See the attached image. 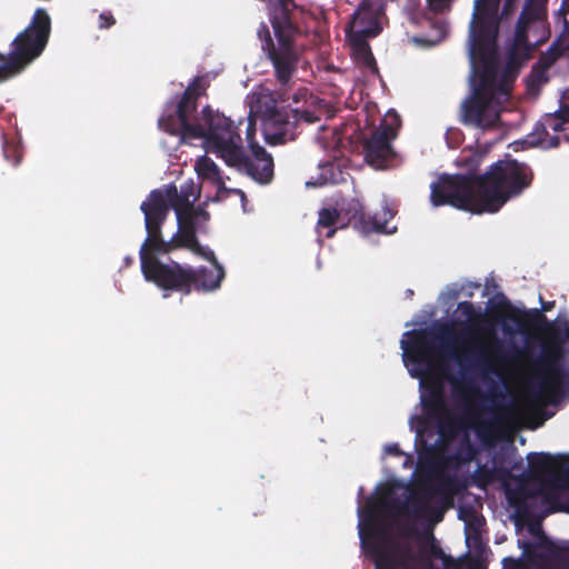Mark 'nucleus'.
<instances>
[{
    "mask_svg": "<svg viewBox=\"0 0 569 569\" xmlns=\"http://www.w3.org/2000/svg\"><path fill=\"white\" fill-rule=\"evenodd\" d=\"M206 93L203 77L197 76L177 101L168 102L159 119V127L181 141L204 139L208 150L221 158L227 166L246 173L259 183H268L273 177V160L259 144H250L248 156L242 146L238 127L230 118L214 112L209 106L194 113L198 99Z\"/></svg>",
    "mask_w": 569,
    "mask_h": 569,
    "instance_id": "obj_1",
    "label": "nucleus"
},
{
    "mask_svg": "<svg viewBox=\"0 0 569 569\" xmlns=\"http://www.w3.org/2000/svg\"><path fill=\"white\" fill-rule=\"evenodd\" d=\"M531 167L515 159L498 160L485 173L442 174L431 184L435 207L451 206L471 213L498 212L533 181Z\"/></svg>",
    "mask_w": 569,
    "mask_h": 569,
    "instance_id": "obj_2",
    "label": "nucleus"
},
{
    "mask_svg": "<svg viewBox=\"0 0 569 569\" xmlns=\"http://www.w3.org/2000/svg\"><path fill=\"white\" fill-rule=\"evenodd\" d=\"M293 9H296L293 0H278L269 8V20L276 42L267 23L261 22L257 31L261 49L273 67L277 81L283 87L290 83L300 59L296 42L300 29L293 20Z\"/></svg>",
    "mask_w": 569,
    "mask_h": 569,
    "instance_id": "obj_3",
    "label": "nucleus"
},
{
    "mask_svg": "<svg viewBox=\"0 0 569 569\" xmlns=\"http://www.w3.org/2000/svg\"><path fill=\"white\" fill-rule=\"evenodd\" d=\"M531 477L539 482L532 490H520L510 497V503L518 510L526 507V500L540 497L546 513L565 510L561 506V493L569 491V455H551L531 452L527 456Z\"/></svg>",
    "mask_w": 569,
    "mask_h": 569,
    "instance_id": "obj_4",
    "label": "nucleus"
},
{
    "mask_svg": "<svg viewBox=\"0 0 569 569\" xmlns=\"http://www.w3.org/2000/svg\"><path fill=\"white\" fill-rule=\"evenodd\" d=\"M51 33V18L38 8L30 23L10 43V51L0 52V83L20 74L44 51Z\"/></svg>",
    "mask_w": 569,
    "mask_h": 569,
    "instance_id": "obj_5",
    "label": "nucleus"
},
{
    "mask_svg": "<svg viewBox=\"0 0 569 569\" xmlns=\"http://www.w3.org/2000/svg\"><path fill=\"white\" fill-rule=\"evenodd\" d=\"M144 214V227L147 238L143 243L151 246V250L159 253H170L179 248L190 249L198 242V224L202 217L177 218L178 230L170 240H164L161 228L168 218V207L162 196L157 191H151L148 198L140 206Z\"/></svg>",
    "mask_w": 569,
    "mask_h": 569,
    "instance_id": "obj_6",
    "label": "nucleus"
},
{
    "mask_svg": "<svg viewBox=\"0 0 569 569\" xmlns=\"http://www.w3.org/2000/svg\"><path fill=\"white\" fill-rule=\"evenodd\" d=\"M457 311L463 316L470 325L463 330L471 339L465 341V355L472 363L483 372H496L498 365L505 363L507 355L503 342L493 332L482 326L487 318L476 308L471 301L458 303Z\"/></svg>",
    "mask_w": 569,
    "mask_h": 569,
    "instance_id": "obj_7",
    "label": "nucleus"
},
{
    "mask_svg": "<svg viewBox=\"0 0 569 569\" xmlns=\"http://www.w3.org/2000/svg\"><path fill=\"white\" fill-rule=\"evenodd\" d=\"M540 347V353L531 359L533 372L530 388L536 399L557 403L569 385V370L563 363V347L542 340Z\"/></svg>",
    "mask_w": 569,
    "mask_h": 569,
    "instance_id": "obj_8",
    "label": "nucleus"
},
{
    "mask_svg": "<svg viewBox=\"0 0 569 569\" xmlns=\"http://www.w3.org/2000/svg\"><path fill=\"white\" fill-rule=\"evenodd\" d=\"M157 254L160 253L151 250V246L141 244L139 256L144 279L161 289L164 292V298L169 297L171 292L190 295V283L193 280L191 266L181 264L174 260L163 262Z\"/></svg>",
    "mask_w": 569,
    "mask_h": 569,
    "instance_id": "obj_9",
    "label": "nucleus"
},
{
    "mask_svg": "<svg viewBox=\"0 0 569 569\" xmlns=\"http://www.w3.org/2000/svg\"><path fill=\"white\" fill-rule=\"evenodd\" d=\"M359 533L376 569H410L415 559L411 547L395 541L385 525L372 522L366 529L361 528Z\"/></svg>",
    "mask_w": 569,
    "mask_h": 569,
    "instance_id": "obj_10",
    "label": "nucleus"
},
{
    "mask_svg": "<svg viewBox=\"0 0 569 569\" xmlns=\"http://www.w3.org/2000/svg\"><path fill=\"white\" fill-rule=\"evenodd\" d=\"M500 0H476L470 23V52L482 63L495 60L499 32L497 17Z\"/></svg>",
    "mask_w": 569,
    "mask_h": 569,
    "instance_id": "obj_11",
    "label": "nucleus"
},
{
    "mask_svg": "<svg viewBox=\"0 0 569 569\" xmlns=\"http://www.w3.org/2000/svg\"><path fill=\"white\" fill-rule=\"evenodd\" d=\"M408 338L401 339V349L403 350V362H409L417 367L409 369L412 378H421L425 373V367L429 365L431 357L436 353V341L448 345L455 337V331L448 326H442L437 332L423 329L411 330L403 335Z\"/></svg>",
    "mask_w": 569,
    "mask_h": 569,
    "instance_id": "obj_12",
    "label": "nucleus"
},
{
    "mask_svg": "<svg viewBox=\"0 0 569 569\" xmlns=\"http://www.w3.org/2000/svg\"><path fill=\"white\" fill-rule=\"evenodd\" d=\"M490 61L485 64V72L481 77V86L475 89L472 97L462 104V122L478 128H492L499 119L498 112L492 108V93L486 90V84L495 79V70H491Z\"/></svg>",
    "mask_w": 569,
    "mask_h": 569,
    "instance_id": "obj_13",
    "label": "nucleus"
},
{
    "mask_svg": "<svg viewBox=\"0 0 569 569\" xmlns=\"http://www.w3.org/2000/svg\"><path fill=\"white\" fill-rule=\"evenodd\" d=\"M319 120V116L311 110L273 107L269 110L266 136L270 143L283 144L296 139V130L301 121L311 124Z\"/></svg>",
    "mask_w": 569,
    "mask_h": 569,
    "instance_id": "obj_14",
    "label": "nucleus"
},
{
    "mask_svg": "<svg viewBox=\"0 0 569 569\" xmlns=\"http://www.w3.org/2000/svg\"><path fill=\"white\" fill-rule=\"evenodd\" d=\"M396 124L381 121L370 134L363 140V152L366 161L376 169H383L395 157L391 141L397 136V127L400 126V119L395 117Z\"/></svg>",
    "mask_w": 569,
    "mask_h": 569,
    "instance_id": "obj_15",
    "label": "nucleus"
},
{
    "mask_svg": "<svg viewBox=\"0 0 569 569\" xmlns=\"http://www.w3.org/2000/svg\"><path fill=\"white\" fill-rule=\"evenodd\" d=\"M153 191H157L162 196V199L168 207V212L172 208L177 218L202 217L203 223L210 218V214L206 209L201 206L194 207L192 200L182 196L173 183H170L166 190L154 189Z\"/></svg>",
    "mask_w": 569,
    "mask_h": 569,
    "instance_id": "obj_16",
    "label": "nucleus"
},
{
    "mask_svg": "<svg viewBox=\"0 0 569 569\" xmlns=\"http://www.w3.org/2000/svg\"><path fill=\"white\" fill-rule=\"evenodd\" d=\"M380 14V7L375 6L370 0H362L352 14L350 33L377 37L381 32Z\"/></svg>",
    "mask_w": 569,
    "mask_h": 569,
    "instance_id": "obj_17",
    "label": "nucleus"
},
{
    "mask_svg": "<svg viewBox=\"0 0 569 569\" xmlns=\"http://www.w3.org/2000/svg\"><path fill=\"white\" fill-rule=\"evenodd\" d=\"M347 213L351 219L357 220V224L363 233H391L388 229V220L393 217V212L387 208L383 209V221L379 220L377 216L371 217L363 210V206L352 199L348 202Z\"/></svg>",
    "mask_w": 569,
    "mask_h": 569,
    "instance_id": "obj_18",
    "label": "nucleus"
},
{
    "mask_svg": "<svg viewBox=\"0 0 569 569\" xmlns=\"http://www.w3.org/2000/svg\"><path fill=\"white\" fill-rule=\"evenodd\" d=\"M191 271L193 272V280L190 283V293L192 291H214L220 288L221 282L226 277L224 269L220 263H211V267H191Z\"/></svg>",
    "mask_w": 569,
    "mask_h": 569,
    "instance_id": "obj_19",
    "label": "nucleus"
},
{
    "mask_svg": "<svg viewBox=\"0 0 569 569\" xmlns=\"http://www.w3.org/2000/svg\"><path fill=\"white\" fill-rule=\"evenodd\" d=\"M421 401L423 411L430 419L439 420L448 411L445 387L439 380H432L429 383Z\"/></svg>",
    "mask_w": 569,
    "mask_h": 569,
    "instance_id": "obj_20",
    "label": "nucleus"
},
{
    "mask_svg": "<svg viewBox=\"0 0 569 569\" xmlns=\"http://www.w3.org/2000/svg\"><path fill=\"white\" fill-rule=\"evenodd\" d=\"M546 129H550L552 134H559L561 140L569 142V107L561 108L559 111L547 114L543 118Z\"/></svg>",
    "mask_w": 569,
    "mask_h": 569,
    "instance_id": "obj_21",
    "label": "nucleus"
},
{
    "mask_svg": "<svg viewBox=\"0 0 569 569\" xmlns=\"http://www.w3.org/2000/svg\"><path fill=\"white\" fill-rule=\"evenodd\" d=\"M502 419L497 417L489 420L478 421L473 425V428L482 443L493 445L499 437Z\"/></svg>",
    "mask_w": 569,
    "mask_h": 569,
    "instance_id": "obj_22",
    "label": "nucleus"
},
{
    "mask_svg": "<svg viewBox=\"0 0 569 569\" xmlns=\"http://www.w3.org/2000/svg\"><path fill=\"white\" fill-rule=\"evenodd\" d=\"M546 127L545 121L538 122L535 126L531 133L532 144L542 149L558 148L561 142V137L559 134H552L550 129H546Z\"/></svg>",
    "mask_w": 569,
    "mask_h": 569,
    "instance_id": "obj_23",
    "label": "nucleus"
},
{
    "mask_svg": "<svg viewBox=\"0 0 569 569\" xmlns=\"http://www.w3.org/2000/svg\"><path fill=\"white\" fill-rule=\"evenodd\" d=\"M342 181H345V172L337 163L327 161L319 164V174L316 180L317 186L338 184Z\"/></svg>",
    "mask_w": 569,
    "mask_h": 569,
    "instance_id": "obj_24",
    "label": "nucleus"
},
{
    "mask_svg": "<svg viewBox=\"0 0 569 569\" xmlns=\"http://www.w3.org/2000/svg\"><path fill=\"white\" fill-rule=\"evenodd\" d=\"M350 44L353 50V53L359 60H362L363 63L370 66L375 62L373 54L371 52L370 46L368 43V39L372 38L371 36L350 33Z\"/></svg>",
    "mask_w": 569,
    "mask_h": 569,
    "instance_id": "obj_25",
    "label": "nucleus"
},
{
    "mask_svg": "<svg viewBox=\"0 0 569 569\" xmlns=\"http://www.w3.org/2000/svg\"><path fill=\"white\" fill-rule=\"evenodd\" d=\"M196 169L200 177L203 179L213 180L218 184L219 189H224L223 181L220 176V170L212 159L208 157H201L196 163Z\"/></svg>",
    "mask_w": 569,
    "mask_h": 569,
    "instance_id": "obj_26",
    "label": "nucleus"
},
{
    "mask_svg": "<svg viewBox=\"0 0 569 569\" xmlns=\"http://www.w3.org/2000/svg\"><path fill=\"white\" fill-rule=\"evenodd\" d=\"M477 455L478 449L473 443H471L469 437L466 436L458 451L455 455L450 456L448 458V461L452 462L455 466H461L475 460Z\"/></svg>",
    "mask_w": 569,
    "mask_h": 569,
    "instance_id": "obj_27",
    "label": "nucleus"
},
{
    "mask_svg": "<svg viewBox=\"0 0 569 569\" xmlns=\"http://www.w3.org/2000/svg\"><path fill=\"white\" fill-rule=\"evenodd\" d=\"M568 326L567 319H560L559 317L555 321H550L545 329L543 335L540 337L542 341H549L551 343H558L563 347V328Z\"/></svg>",
    "mask_w": 569,
    "mask_h": 569,
    "instance_id": "obj_28",
    "label": "nucleus"
},
{
    "mask_svg": "<svg viewBox=\"0 0 569 569\" xmlns=\"http://www.w3.org/2000/svg\"><path fill=\"white\" fill-rule=\"evenodd\" d=\"M339 218V211L336 208H322L319 211V218L317 228H329L326 237L331 238L336 233V229L332 228Z\"/></svg>",
    "mask_w": 569,
    "mask_h": 569,
    "instance_id": "obj_29",
    "label": "nucleus"
},
{
    "mask_svg": "<svg viewBox=\"0 0 569 569\" xmlns=\"http://www.w3.org/2000/svg\"><path fill=\"white\" fill-rule=\"evenodd\" d=\"M547 66H535L532 67V70L528 77L527 86L529 90H533L536 88H539L541 84L546 83L548 81V76L546 69Z\"/></svg>",
    "mask_w": 569,
    "mask_h": 569,
    "instance_id": "obj_30",
    "label": "nucleus"
},
{
    "mask_svg": "<svg viewBox=\"0 0 569 569\" xmlns=\"http://www.w3.org/2000/svg\"><path fill=\"white\" fill-rule=\"evenodd\" d=\"M528 43V26L521 24L517 21L516 31L512 43V51H517L520 49H529Z\"/></svg>",
    "mask_w": 569,
    "mask_h": 569,
    "instance_id": "obj_31",
    "label": "nucleus"
},
{
    "mask_svg": "<svg viewBox=\"0 0 569 569\" xmlns=\"http://www.w3.org/2000/svg\"><path fill=\"white\" fill-rule=\"evenodd\" d=\"M450 383L453 387V391L457 396L467 398L469 393L479 395L480 390L475 387L471 382L460 381L456 377L449 378Z\"/></svg>",
    "mask_w": 569,
    "mask_h": 569,
    "instance_id": "obj_32",
    "label": "nucleus"
},
{
    "mask_svg": "<svg viewBox=\"0 0 569 569\" xmlns=\"http://www.w3.org/2000/svg\"><path fill=\"white\" fill-rule=\"evenodd\" d=\"M539 17H540V9L537 6H533L530 1H528L523 6L518 21L521 24H526L529 27V24L531 22L538 20Z\"/></svg>",
    "mask_w": 569,
    "mask_h": 569,
    "instance_id": "obj_33",
    "label": "nucleus"
},
{
    "mask_svg": "<svg viewBox=\"0 0 569 569\" xmlns=\"http://www.w3.org/2000/svg\"><path fill=\"white\" fill-rule=\"evenodd\" d=\"M527 318L530 320L531 325L541 333L545 332L548 323L550 322L545 313L539 309H533L532 311L526 313Z\"/></svg>",
    "mask_w": 569,
    "mask_h": 569,
    "instance_id": "obj_34",
    "label": "nucleus"
},
{
    "mask_svg": "<svg viewBox=\"0 0 569 569\" xmlns=\"http://www.w3.org/2000/svg\"><path fill=\"white\" fill-rule=\"evenodd\" d=\"M431 555L435 558H440L446 569H461L460 563L449 555H446L442 549L438 546L432 545Z\"/></svg>",
    "mask_w": 569,
    "mask_h": 569,
    "instance_id": "obj_35",
    "label": "nucleus"
},
{
    "mask_svg": "<svg viewBox=\"0 0 569 569\" xmlns=\"http://www.w3.org/2000/svg\"><path fill=\"white\" fill-rule=\"evenodd\" d=\"M178 191L181 192V194L184 196L186 198L191 199L193 203L200 197V188L192 180L182 183L180 186V190Z\"/></svg>",
    "mask_w": 569,
    "mask_h": 569,
    "instance_id": "obj_36",
    "label": "nucleus"
},
{
    "mask_svg": "<svg viewBox=\"0 0 569 569\" xmlns=\"http://www.w3.org/2000/svg\"><path fill=\"white\" fill-rule=\"evenodd\" d=\"M189 250L192 251L194 254L206 259L210 263H219L214 252L210 248L201 246L199 241Z\"/></svg>",
    "mask_w": 569,
    "mask_h": 569,
    "instance_id": "obj_37",
    "label": "nucleus"
},
{
    "mask_svg": "<svg viewBox=\"0 0 569 569\" xmlns=\"http://www.w3.org/2000/svg\"><path fill=\"white\" fill-rule=\"evenodd\" d=\"M116 18L111 13V11H103L99 14L98 18V28L99 29H109L116 24Z\"/></svg>",
    "mask_w": 569,
    "mask_h": 569,
    "instance_id": "obj_38",
    "label": "nucleus"
},
{
    "mask_svg": "<svg viewBox=\"0 0 569 569\" xmlns=\"http://www.w3.org/2000/svg\"><path fill=\"white\" fill-rule=\"evenodd\" d=\"M427 2L432 12L441 13L449 9L451 0H427Z\"/></svg>",
    "mask_w": 569,
    "mask_h": 569,
    "instance_id": "obj_39",
    "label": "nucleus"
},
{
    "mask_svg": "<svg viewBox=\"0 0 569 569\" xmlns=\"http://www.w3.org/2000/svg\"><path fill=\"white\" fill-rule=\"evenodd\" d=\"M470 519H469V527H471L475 532H478L479 527L482 525V517H479L472 509H469L468 511Z\"/></svg>",
    "mask_w": 569,
    "mask_h": 569,
    "instance_id": "obj_40",
    "label": "nucleus"
},
{
    "mask_svg": "<svg viewBox=\"0 0 569 569\" xmlns=\"http://www.w3.org/2000/svg\"><path fill=\"white\" fill-rule=\"evenodd\" d=\"M256 134V121L251 117L248 119V127H247V140L249 146L250 144H258L257 142H253V138Z\"/></svg>",
    "mask_w": 569,
    "mask_h": 569,
    "instance_id": "obj_41",
    "label": "nucleus"
},
{
    "mask_svg": "<svg viewBox=\"0 0 569 569\" xmlns=\"http://www.w3.org/2000/svg\"><path fill=\"white\" fill-rule=\"evenodd\" d=\"M448 431L451 436H456L460 429L463 428V423L460 420H452L448 425Z\"/></svg>",
    "mask_w": 569,
    "mask_h": 569,
    "instance_id": "obj_42",
    "label": "nucleus"
},
{
    "mask_svg": "<svg viewBox=\"0 0 569 569\" xmlns=\"http://www.w3.org/2000/svg\"><path fill=\"white\" fill-rule=\"evenodd\" d=\"M385 450L388 455L396 456V457H400L403 455V451L400 449L398 443L387 445Z\"/></svg>",
    "mask_w": 569,
    "mask_h": 569,
    "instance_id": "obj_43",
    "label": "nucleus"
},
{
    "mask_svg": "<svg viewBox=\"0 0 569 569\" xmlns=\"http://www.w3.org/2000/svg\"><path fill=\"white\" fill-rule=\"evenodd\" d=\"M522 561L512 558L503 559V569H520Z\"/></svg>",
    "mask_w": 569,
    "mask_h": 569,
    "instance_id": "obj_44",
    "label": "nucleus"
},
{
    "mask_svg": "<svg viewBox=\"0 0 569 569\" xmlns=\"http://www.w3.org/2000/svg\"><path fill=\"white\" fill-rule=\"evenodd\" d=\"M10 150H11V148H9V147H7V148L4 149V154H6V157H7V158H9V151H10ZM12 151H13V153H14L13 164H14V166H17V164H19V163H20L21 158H22V154H21V152H20L19 150H17L16 148H12Z\"/></svg>",
    "mask_w": 569,
    "mask_h": 569,
    "instance_id": "obj_45",
    "label": "nucleus"
},
{
    "mask_svg": "<svg viewBox=\"0 0 569 569\" xmlns=\"http://www.w3.org/2000/svg\"><path fill=\"white\" fill-rule=\"evenodd\" d=\"M513 8V0H506L503 9H502V16L509 14V12Z\"/></svg>",
    "mask_w": 569,
    "mask_h": 569,
    "instance_id": "obj_46",
    "label": "nucleus"
},
{
    "mask_svg": "<svg viewBox=\"0 0 569 569\" xmlns=\"http://www.w3.org/2000/svg\"><path fill=\"white\" fill-rule=\"evenodd\" d=\"M490 471L483 467L480 469L479 479H483L485 482L489 481Z\"/></svg>",
    "mask_w": 569,
    "mask_h": 569,
    "instance_id": "obj_47",
    "label": "nucleus"
},
{
    "mask_svg": "<svg viewBox=\"0 0 569 569\" xmlns=\"http://www.w3.org/2000/svg\"><path fill=\"white\" fill-rule=\"evenodd\" d=\"M508 319H510L512 322L520 325V317L516 310H513L511 313L507 316Z\"/></svg>",
    "mask_w": 569,
    "mask_h": 569,
    "instance_id": "obj_48",
    "label": "nucleus"
},
{
    "mask_svg": "<svg viewBox=\"0 0 569 569\" xmlns=\"http://www.w3.org/2000/svg\"><path fill=\"white\" fill-rule=\"evenodd\" d=\"M563 345L566 342H569V325L567 327L563 328Z\"/></svg>",
    "mask_w": 569,
    "mask_h": 569,
    "instance_id": "obj_49",
    "label": "nucleus"
},
{
    "mask_svg": "<svg viewBox=\"0 0 569 569\" xmlns=\"http://www.w3.org/2000/svg\"><path fill=\"white\" fill-rule=\"evenodd\" d=\"M553 306H555V302H553V301H552V302H543V305H542V310H541V311H542V312H543V311H548V310H550Z\"/></svg>",
    "mask_w": 569,
    "mask_h": 569,
    "instance_id": "obj_50",
    "label": "nucleus"
},
{
    "mask_svg": "<svg viewBox=\"0 0 569 569\" xmlns=\"http://www.w3.org/2000/svg\"><path fill=\"white\" fill-rule=\"evenodd\" d=\"M234 192L239 193L241 196L242 199H246V196L243 193V191L241 190H234Z\"/></svg>",
    "mask_w": 569,
    "mask_h": 569,
    "instance_id": "obj_51",
    "label": "nucleus"
},
{
    "mask_svg": "<svg viewBox=\"0 0 569 569\" xmlns=\"http://www.w3.org/2000/svg\"><path fill=\"white\" fill-rule=\"evenodd\" d=\"M452 482H453V480L449 478V479H447L446 485L449 487L452 485Z\"/></svg>",
    "mask_w": 569,
    "mask_h": 569,
    "instance_id": "obj_52",
    "label": "nucleus"
},
{
    "mask_svg": "<svg viewBox=\"0 0 569 569\" xmlns=\"http://www.w3.org/2000/svg\"><path fill=\"white\" fill-rule=\"evenodd\" d=\"M503 330H505L506 332H512V330H511L508 326H503Z\"/></svg>",
    "mask_w": 569,
    "mask_h": 569,
    "instance_id": "obj_53",
    "label": "nucleus"
},
{
    "mask_svg": "<svg viewBox=\"0 0 569 569\" xmlns=\"http://www.w3.org/2000/svg\"><path fill=\"white\" fill-rule=\"evenodd\" d=\"M466 512H467V510H466L465 508H461V509H460V513H461V515H462V513H466Z\"/></svg>",
    "mask_w": 569,
    "mask_h": 569,
    "instance_id": "obj_54",
    "label": "nucleus"
},
{
    "mask_svg": "<svg viewBox=\"0 0 569 569\" xmlns=\"http://www.w3.org/2000/svg\"><path fill=\"white\" fill-rule=\"evenodd\" d=\"M523 547H525V548L529 547V542H526V541H525V542H523Z\"/></svg>",
    "mask_w": 569,
    "mask_h": 569,
    "instance_id": "obj_55",
    "label": "nucleus"
}]
</instances>
